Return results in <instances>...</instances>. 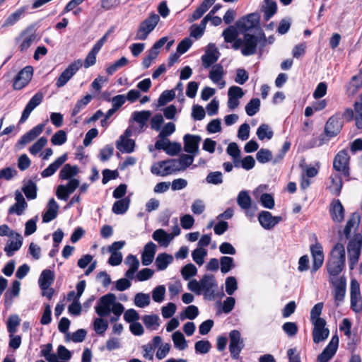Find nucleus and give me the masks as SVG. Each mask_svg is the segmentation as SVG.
<instances>
[{
    "instance_id": "7ed1b4c3",
    "label": "nucleus",
    "mask_w": 362,
    "mask_h": 362,
    "mask_svg": "<svg viewBox=\"0 0 362 362\" xmlns=\"http://www.w3.org/2000/svg\"><path fill=\"white\" fill-rule=\"evenodd\" d=\"M362 248V235L355 233L347 245L348 261L350 270H353L358 262Z\"/></svg>"
},
{
    "instance_id": "f8f14e48",
    "label": "nucleus",
    "mask_w": 362,
    "mask_h": 362,
    "mask_svg": "<svg viewBox=\"0 0 362 362\" xmlns=\"http://www.w3.org/2000/svg\"><path fill=\"white\" fill-rule=\"evenodd\" d=\"M33 75V68L31 66H26L21 69L16 76L13 83L15 90H21L25 87L31 81Z\"/></svg>"
},
{
    "instance_id": "0eeeda50",
    "label": "nucleus",
    "mask_w": 362,
    "mask_h": 362,
    "mask_svg": "<svg viewBox=\"0 0 362 362\" xmlns=\"http://www.w3.org/2000/svg\"><path fill=\"white\" fill-rule=\"evenodd\" d=\"M229 351L231 357L233 359H238L240 354L245 346L244 341L241 338L240 332L237 329H233L229 333Z\"/></svg>"
},
{
    "instance_id": "7c9ffc66",
    "label": "nucleus",
    "mask_w": 362,
    "mask_h": 362,
    "mask_svg": "<svg viewBox=\"0 0 362 362\" xmlns=\"http://www.w3.org/2000/svg\"><path fill=\"white\" fill-rule=\"evenodd\" d=\"M152 238L160 246L163 247H167L172 241V237H170L169 233L163 229L156 230L152 235Z\"/></svg>"
},
{
    "instance_id": "b1692460",
    "label": "nucleus",
    "mask_w": 362,
    "mask_h": 362,
    "mask_svg": "<svg viewBox=\"0 0 362 362\" xmlns=\"http://www.w3.org/2000/svg\"><path fill=\"white\" fill-rule=\"evenodd\" d=\"M45 124H39L21 136L18 144L25 145L37 138L43 131Z\"/></svg>"
},
{
    "instance_id": "473e14b6",
    "label": "nucleus",
    "mask_w": 362,
    "mask_h": 362,
    "mask_svg": "<svg viewBox=\"0 0 362 362\" xmlns=\"http://www.w3.org/2000/svg\"><path fill=\"white\" fill-rule=\"evenodd\" d=\"M78 173V167L77 165H71L67 163L64 165L59 172V177L62 180H71Z\"/></svg>"
},
{
    "instance_id": "2eb2a0df",
    "label": "nucleus",
    "mask_w": 362,
    "mask_h": 362,
    "mask_svg": "<svg viewBox=\"0 0 362 362\" xmlns=\"http://www.w3.org/2000/svg\"><path fill=\"white\" fill-rule=\"evenodd\" d=\"M43 98L44 95L40 91L31 98L22 112L19 124H23L28 119L32 111L42 102Z\"/></svg>"
},
{
    "instance_id": "3c124183",
    "label": "nucleus",
    "mask_w": 362,
    "mask_h": 362,
    "mask_svg": "<svg viewBox=\"0 0 362 362\" xmlns=\"http://www.w3.org/2000/svg\"><path fill=\"white\" fill-rule=\"evenodd\" d=\"M207 255V250L204 248L197 247L192 252L193 260L199 265L202 266L204 262V257Z\"/></svg>"
},
{
    "instance_id": "bf43d9fd",
    "label": "nucleus",
    "mask_w": 362,
    "mask_h": 362,
    "mask_svg": "<svg viewBox=\"0 0 362 362\" xmlns=\"http://www.w3.org/2000/svg\"><path fill=\"white\" fill-rule=\"evenodd\" d=\"M94 329L98 334H103L108 327V322L103 317L95 319L93 322Z\"/></svg>"
},
{
    "instance_id": "a878e982",
    "label": "nucleus",
    "mask_w": 362,
    "mask_h": 362,
    "mask_svg": "<svg viewBox=\"0 0 362 362\" xmlns=\"http://www.w3.org/2000/svg\"><path fill=\"white\" fill-rule=\"evenodd\" d=\"M54 280V272L50 269H45L42 272L38 279L39 286L42 291H46L53 284Z\"/></svg>"
},
{
    "instance_id": "393cba45",
    "label": "nucleus",
    "mask_w": 362,
    "mask_h": 362,
    "mask_svg": "<svg viewBox=\"0 0 362 362\" xmlns=\"http://www.w3.org/2000/svg\"><path fill=\"white\" fill-rule=\"evenodd\" d=\"M45 124H39L21 136L18 144L25 145L37 138L43 131Z\"/></svg>"
},
{
    "instance_id": "c85d7f7f",
    "label": "nucleus",
    "mask_w": 362,
    "mask_h": 362,
    "mask_svg": "<svg viewBox=\"0 0 362 362\" xmlns=\"http://www.w3.org/2000/svg\"><path fill=\"white\" fill-rule=\"evenodd\" d=\"M214 2L215 0H204L192 14L190 21L192 22L199 19Z\"/></svg>"
},
{
    "instance_id": "aec40b11",
    "label": "nucleus",
    "mask_w": 362,
    "mask_h": 362,
    "mask_svg": "<svg viewBox=\"0 0 362 362\" xmlns=\"http://www.w3.org/2000/svg\"><path fill=\"white\" fill-rule=\"evenodd\" d=\"M59 206L54 198L49 200L47 210L42 214V222L49 223L57 218Z\"/></svg>"
},
{
    "instance_id": "2f4dec72",
    "label": "nucleus",
    "mask_w": 362,
    "mask_h": 362,
    "mask_svg": "<svg viewBox=\"0 0 362 362\" xmlns=\"http://www.w3.org/2000/svg\"><path fill=\"white\" fill-rule=\"evenodd\" d=\"M159 166H165V173L170 175L173 172L182 170L178 159H168L166 160L159 161Z\"/></svg>"
},
{
    "instance_id": "de8ad7c7",
    "label": "nucleus",
    "mask_w": 362,
    "mask_h": 362,
    "mask_svg": "<svg viewBox=\"0 0 362 362\" xmlns=\"http://www.w3.org/2000/svg\"><path fill=\"white\" fill-rule=\"evenodd\" d=\"M220 265L221 272L226 274L235 267L234 259L228 256H223L220 258Z\"/></svg>"
},
{
    "instance_id": "49530a36",
    "label": "nucleus",
    "mask_w": 362,
    "mask_h": 362,
    "mask_svg": "<svg viewBox=\"0 0 362 362\" xmlns=\"http://www.w3.org/2000/svg\"><path fill=\"white\" fill-rule=\"evenodd\" d=\"M330 179L332 185L329 187V189L333 194L339 196L342 188L341 177L338 175H332Z\"/></svg>"
},
{
    "instance_id": "8fccbe9b",
    "label": "nucleus",
    "mask_w": 362,
    "mask_h": 362,
    "mask_svg": "<svg viewBox=\"0 0 362 362\" xmlns=\"http://www.w3.org/2000/svg\"><path fill=\"white\" fill-rule=\"evenodd\" d=\"M151 115V112L148 110L136 111L133 112L132 117L140 125L144 126L150 118Z\"/></svg>"
},
{
    "instance_id": "a19ab883",
    "label": "nucleus",
    "mask_w": 362,
    "mask_h": 362,
    "mask_svg": "<svg viewBox=\"0 0 362 362\" xmlns=\"http://www.w3.org/2000/svg\"><path fill=\"white\" fill-rule=\"evenodd\" d=\"M224 75V70L222 65L215 64L209 72V77L214 83H218Z\"/></svg>"
},
{
    "instance_id": "c756f323",
    "label": "nucleus",
    "mask_w": 362,
    "mask_h": 362,
    "mask_svg": "<svg viewBox=\"0 0 362 362\" xmlns=\"http://www.w3.org/2000/svg\"><path fill=\"white\" fill-rule=\"evenodd\" d=\"M120 141L117 142V148L122 153H130L134 151L135 141L131 139H125L120 136Z\"/></svg>"
},
{
    "instance_id": "20e7f679",
    "label": "nucleus",
    "mask_w": 362,
    "mask_h": 362,
    "mask_svg": "<svg viewBox=\"0 0 362 362\" xmlns=\"http://www.w3.org/2000/svg\"><path fill=\"white\" fill-rule=\"evenodd\" d=\"M160 20L158 14L152 13L150 16L144 20L139 25L136 36V40H145L148 38L149 34L155 29Z\"/></svg>"
},
{
    "instance_id": "412c9836",
    "label": "nucleus",
    "mask_w": 362,
    "mask_h": 362,
    "mask_svg": "<svg viewBox=\"0 0 362 362\" xmlns=\"http://www.w3.org/2000/svg\"><path fill=\"white\" fill-rule=\"evenodd\" d=\"M67 153H64L57 158L53 163L49 164L42 173V177H48L54 175L57 170L66 161Z\"/></svg>"
},
{
    "instance_id": "0e129e2a",
    "label": "nucleus",
    "mask_w": 362,
    "mask_h": 362,
    "mask_svg": "<svg viewBox=\"0 0 362 362\" xmlns=\"http://www.w3.org/2000/svg\"><path fill=\"white\" fill-rule=\"evenodd\" d=\"M206 182L213 185H220L223 182V175L220 171L209 173L206 177Z\"/></svg>"
},
{
    "instance_id": "f03ea898",
    "label": "nucleus",
    "mask_w": 362,
    "mask_h": 362,
    "mask_svg": "<svg viewBox=\"0 0 362 362\" xmlns=\"http://www.w3.org/2000/svg\"><path fill=\"white\" fill-rule=\"evenodd\" d=\"M244 38L245 46L241 49V53L243 56L254 55L257 52V50L259 54L263 53L264 42H261L259 30L256 35L244 33Z\"/></svg>"
},
{
    "instance_id": "79ce46f5",
    "label": "nucleus",
    "mask_w": 362,
    "mask_h": 362,
    "mask_svg": "<svg viewBox=\"0 0 362 362\" xmlns=\"http://www.w3.org/2000/svg\"><path fill=\"white\" fill-rule=\"evenodd\" d=\"M257 136L261 141L267 139L270 140L274 135L273 131L271 129L269 126L267 124H262L257 130Z\"/></svg>"
},
{
    "instance_id": "a211bd4d",
    "label": "nucleus",
    "mask_w": 362,
    "mask_h": 362,
    "mask_svg": "<svg viewBox=\"0 0 362 362\" xmlns=\"http://www.w3.org/2000/svg\"><path fill=\"white\" fill-rule=\"evenodd\" d=\"M200 285L202 291H204L206 296H209L211 299L214 297L213 288L217 286V282L213 274H206L200 279Z\"/></svg>"
},
{
    "instance_id": "bb28decb",
    "label": "nucleus",
    "mask_w": 362,
    "mask_h": 362,
    "mask_svg": "<svg viewBox=\"0 0 362 362\" xmlns=\"http://www.w3.org/2000/svg\"><path fill=\"white\" fill-rule=\"evenodd\" d=\"M20 291H21L20 281L18 280H14L12 282L11 287L10 288H8L4 294L5 304L6 305H11L12 304L13 299L19 296Z\"/></svg>"
},
{
    "instance_id": "f3484780",
    "label": "nucleus",
    "mask_w": 362,
    "mask_h": 362,
    "mask_svg": "<svg viewBox=\"0 0 362 362\" xmlns=\"http://www.w3.org/2000/svg\"><path fill=\"white\" fill-rule=\"evenodd\" d=\"M310 252L313 257L312 272H316L322 265L324 254L322 247L320 243H315L310 246Z\"/></svg>"
},
{
    "instance_id": "5701e85b",
    "label": "nucleus",
    "mask_w": 362,
    "mask_h": 362,
    "mask_svg": "<svg viewBox=\"0 0 362 362\" xmlns=\"http://www.w3.org/2000/svg\"><path fill=\"white\" fill-rule=\"evenodd\" d=\"M45 124H39L21 136L18 144L25 145L37 138L43 131Z\"/></svg>"
},
{
    "instance_id": "4d7b16f0",
    "label": "nucleus",
    "mask_w": 362,
    "mask_h": 362,
    "mask_svg": "<svg viewBox=\"0 0 362 362\" xmlns=\"http://www.w3.org/2000/svg\"><path fill=\"white\" fill-rule=\"evenodd\" d=\"M199 315L198 308L195 305H189L187 307L183 313L180 314V319L182 320L187 318L189 320L195 319Z\"/></svg>"
},
{
    "instance_id": "39448f33",
    "label": "nucleus",
    "mask_w": 362,
    "mask_h": 362,
    "mask_svg": "<svg viewBox=\"0 0 362 362\" xmlns=\"http://www.w3.org/2000/svg\"><path fill=\"white\" fill-rule=\"evenodd\" d=\"M259 21V14L257 12L252 13L240 18L236 22V26L243 33H249L253 28H257L259 31L261 29Z\"/></svg>"
},
{
    "instance_id": "338daca9",
    "label": "nucleus",
    "mask_w": 362,
    "mask_h": 362,
    "mask_svg": "<svg viewBox=\"0 0 362 362\" xmlns=\"http://www.w3.org/2000/svg\"><path fill=\"white\" fill-rule=\"evenodd\" d=\"M256 158L260 163H266L272 158V152L269 149L261 148L256 154Z\"/></svg>"
},
{
    "instance_id": "1a4fd4ad",
    "label": "nucleus",
    "mask_w": 362,
    "mask_h": 362,
    "mask_svg": "<svg viewBox=\"0 0 362 362\" xmlns=\"http://www.w3.org/2000/svg\"><path fill=\"white\" fill-rule=\"evenodd\" d=\"M344 125L341 118V113L337 112L330 117L325 126V133L328 137L336 136L341 130Z\"/></svg>"
},
{
    "instance_id": "ddd939ff",
    "label": "nucleus",
    "mask_w": 362,
    "mask_h": 362,
    "mask_svg": "<svg viewBox=\"0 0 362 362\" xmlns=\"http://www.w3.org/2000/svg\"><path fill=\"white\" fill-rule=\"evenodd\" d=\"M339 346V337L337 334L332 336L330 341L324 349L322 352L318 355L317 362H328L336 354Z\"/></svg>"
},
{
    "instance_id": "6e6552de",
    "label": "nucleus",
    "mask_w": 362,
    "mask_h": 362,
    "mask_svg": "<svg viewBox=\"0 0 362 362\" xmlns=\"http://www.w3.org/2000/svg\"><path fill=\"white\" fill-rule=\"evenodd\" d=\"M82 66L81 59H77L71 63L58 77L56 82L57 87L62 88L65 86Z\"/></svg>"
},
{
    "instance_id": "6ab92c4d",
    "label": "nucleus",
    "mask_w": 362,
    "mask_h": 362,
    "mask_svg": "<svg viewBox=\"0 0 362 362\" xmlns=\"http://www.w3.org/2000/svg\"><path fill=\"white\" fill-rule=\"evenodd\" d=\"M329 214L334 222L340 223L344 218V209L339 199H334L330 204Z\"/></svg>"
},
{
    "instance_id": "ea45409f",
    "label": "nucleus",
    "mask_w": 362,
    "mask_h": 362,
    "mask_svg": "<svg viewBox=\"0 0 362 362\" xmlns=\"http://www.w3.org/2000/svg\"><path fill=\"white\" fill-rule=\"evenodd\" d=\"M346 293V281H341L334 287V300L337 306H339L344 300Z\"/></svg>"
},
{
    "instance_id": "37998d69",
    "label": "nucleus",
    "mask_w": 362,
    "mask_h": 362,
    "mask_svg": "<svg viewBox=\"0 0 362 362\" xmlns=\"http://www.w3.org/2000/svg\"><path fill=\"white\" fill-rule=\"evenodd\" d=\"M172 339L173 341L175 347L179 350H184L187 348V341L184 334L181 332L176 331L174 332L172 336Z\"/></svg>"
},
{
    "instance_id": "4be33fe9",
    "label": "nucleus",
    "mask_w": 362,
    "mask_h": 362,
    "mask_svg": "<svg viewBox=\"0 0 362 362\" xmlns=\"http://www.w3.org/2000/svg\"><path fill=\"white\" fill-rule=\"evenodd\" d=\"M209 47H214L213 50H206L205 54L202 57V61L204 68H209L215 64L219 57L220 53L214 44H209Z\"/></svg>"
},
{
    "instance_id": "864d4df0",
    "label": "nucleus",
    "mask_w": 362,
    "mask_h": 362,
    "mask_svg": "<svg viewBox=\"0 0 362 362\" xmlns=\"http://www.w3.org/2000/svg\"><path fill=\"white\" fill-rule=\"evenodd\" d=\"M128 62V59L125 57H122L107 66L106 69V72L108 75H112L117 71L118 69L126 66Z\"/></svg>"
},
{
    "instance_id": "58836bf2",
    "label": "nucleus",
    "mask_w": 362,
    "mask_h": 362,
    "mask_svg": "<svg viewBox=\"0 0 362 362\" xmlns=\"http://www.w3.org/2000/svg\"><path fill=\"white\" fill-rule=\"evenodd\" d=\"M238 206L244 210H248L251 207L252 199L247 191H240L237 197Z\"/></svg>"
},
{
    "instance_id": "9d476101",
    "label": "nucleus",
    "mask_w": 362,
    "mask_h": 362,
    "mask_svg": "<svg viewBox=\"0 0 362 362\" xmlns=\"http://www.w3.org/2000/svg\"><path fill=\"white\" fill-rule=\"evenodd\" d=\"M349 156L346 150L340 151L334 157L333 161V168L341 174L348 177L350 175L349 168Z\"/></svg>"
},
{
    "instance_id": "680f3d73",
    "label": "nucleus",
    "mask_w": 362,
    "mask_h": 362,
    "mask_svg": "<svg viewBox=\"0 0 362 362\" xmlns=\"http://www.w3.org/2000/svg\"><path fill=\"white\" fill-rule=\"evenodd\" d=\"M66 140V133L64 130H59L51 138V142L55 146H62Z\"/></svg>"
},
{
    "instance_id": "423d86ee",
    "label": "nucleus",
    "mask_w": 362,
    "mask_h": 362,
    "mask_svg": "<svg viewBox=\"0 0 362 362\" xmlns=\"http://www.w3.org/2000/svg\"><path fill=\"white\" fill-rule=\"evenodd\" d=\"M116 300V296L114 293H109L100 298L95 307L96 313L100 317L108 316L111 313L112 305Z\"/></svg>"
},
{
    "instance_id": "5fc2aeb1",
    "label": "nucleus",
    "mask_w": 362,
    "mask_h": 362,
    "mask_svg": "<svg viewBox=\"0 0 362 362\" xmlns=\"http://www.w3.org/2000/svg\"><path fill=\"white\" fill-rule=\"evenodd\" d=\"M175 98L174 90H164L159 96L158 103V106H164L168 103L172 101Z\"/></svg>"
},
{
    "instance_id": "9b49d317",
    "label": "nucleus",
    "mask_w": 362,
    "mask_h": 362,
    "mask_svg": "<svg viewBox=\"0 0 362 362\" xmlns=\"http://www.w3.org/2000/svg\"><path fill=\"white\" fill-rule=\"evenodd\" d=\"M313 325V339L315 344H319L326 340L329 335V329L326 327V320L325 319H318Z\"/></svg>"
},
{
    "instance_id": "a18cd8bd",
    "label": "nucleus",
    "mask_w": 362,
    "mask_h": 362,
    "mask_svg": "<svg viewBox=\"0 0 362 362\" xmlns=\"http://www.w3.org/2000/svg\"><path fill=\"white\" fill-rule=\"evenodd\" d=\"M362 87V72L354 76L349 83L348 91L354 95L357 90Z\"/></svg>"
},
{
    "instance_id": "e2e57ef3",
    "label": "nucleus",
    "mask_w": 362,
    "mask_h": 362,
    "mask_svg": "<svg viewBox=\"0 0 362 362\" xmlns=\"http://www.w3.org/2000/svg\"><path fill=\"white\" fill-rule=\"evenodd\" d=\"M23 13V9H18L11 13L4 22L2 27H8L14 25L21 18Z\"/></svg>"
},
{
    "instance_id": "09e8293b",
    "label": "nucleus",
    "mask_w": 362,
    "mask_h": 362,
    "mask_svg": "<svg viewBox=\"0 0 362 362\" xmlns=\"http://www.w3.org/2000/svg\"><path fill=\"white\" fill-rule=\"evenodd\" d=\"M260 107V100L257 98H252L245 105V112L248 116H253L259 112Z\"/></svg>"
},
{
    "instance_id": "c03bdc74",
    "label": "nucleus",
    "mask_w": 362,
    "mask_h": 362,
    "mask_svg": "<svg viewBox=\"0 0 362 362\" xmlns=\"http://www.w3.org/2000/svg\"><path fill=\"white\" fill-rule=\"evenodd\" d=\"M91 99V95L87 94L83 98L78 100L71 111V116H76L90 102Z\"/></svg>"
},
{
    "instance_id": "e433bc0d",
    "label": "nucleus",
    "mask_w": 362,
    "mask_h": 362,
    "mask_svg": "<svg viewBox=\"0 0 362 362\" xmlns=\"http://www.w3.org/2000/svg\"><path fill=\"white\" fill-rule=\"evenodd\" d=\"M22 191L29 200L35 199L37 197V185L32 180L24 182Z\"/></svg>"
},
{
    "instance_id": "6e6d98bb",
    "label": "nucleus",
    "mask_w": 362,
    "mask_h": 362,
    "mask_svg": "<svg viewBox=\"0 0 362 362\" xmlns=\"http://www.w3.org/2000/svg\"><path fill=\"white\" fill-rule=\"evenodd\" d=\"M211 344L208 340H199L194 344V349L197 354H206L209 352Z\"/></svg>"
},
{
    "instance_id": "c9c22d12",
    "label": "nucleus",
    "mask_w": 362,
    "mask_h": 362,
    "mask_svg": "<svg viewBox=\"0 0 362 362\" xmlns=\"http://www.w3.org/2000/svg\"><path fill=\"white\" fill-rule=\"evenodd\" d=\"M173 261V257L171 255L167 253L158 254L156 259V265L158 271L165 269Z\"/></svg>"
},
{
    "instance_id": "4468645a",
    "label": "nucleus",
    "mask_w": 362,
    "mask_h": 362,
    "mask_svg": "<svg viewBox=\"0 0 362 362\" xmlns=\"http://www.w3.org/2000/svg\"><path fill=\"white\" fill-rule=\"evenodd\" d=\"M258 221L261 226L266 230H272L282 221L280 216H273L268 211H262L258 215Z\"/></svg>"
},
{
    "instance_id": "dca6fc26",
    "label": "nucleus",
    "mask_w": 362,
    "mask_h": 362,
    "mask_svg": "<svg viewBox=\"0 0 362 362\" xmlns=\"http://www.w3.org/2000/svg\"><path fill=\"white\" fill-rule=\"evenodd\" d=\"M201 140L202 137L199 135L185 134L183 137L184 151L193 156L197 155Z\"/></svg>"
},
{
    "instance_id": "f257e3e1",
    "label": "nucleus",
    "mask_w": 362,
    "mask_h": 362,
    "mask_svg": "<svg viewBox=\"0 0 362 362\" xmlns=\"http://www.w3.org/2000/svg\"><path fill=\"white\" fill-rule=\"evenodd\" d=\"M346 252L341 243H337L332 248L330 257L326 263L327 272L330 276H336L343 270L345 265Z\"/></svg>"
},
{
    "instance_id": "603ef678",
    "label": "nucleus",
    "mask_w": 362,
    "mask_h": 362,
    "mask_svg": "<svg viewBox=\"0 0 362 362\" xmlns=\"http://www.w3.org/2000/svg\"><path fill=\"white\" fill-rule=\"evenodd\" d=\"M157 315H146L143 317V322L147 329H156L159 325Z\"/></svg>"
},
{
    "instance_id": "13d9d810",
    "label": "nucleus",
    "mask_w": 362,
    "mask_h": 362,
    "mask_svg": "<svg viewBox=\"0 0 362 362\" xmlns=\"http://www.w3.org/2000/svg\"><path fill=\"white\" fill-rule=\"evenodd\" d=\"M197 272V267L192 263L186 264L181 269V274L185 280H189L191 277L195 276Z\"/></svg>"
},
{
    "instance_id": "f704fd0d",
    "label": "nucleus",
    "mask_w": 362,
    "mask_h": 362,
    "mask_svg": "<svg viewBox=\"0 0 362 362\" xmlns=\"http://www.w3.org/2000/svg\"><path fill=\"white\" fill-rule=\"evenodd\" d=\"M130 204V198L126 197L116 201L112 206V211L115 214H124L128 210Z\"/></svg>"
},
{
    "instance_id": "69168bd1",
    "label": "nucleus",
    "mask_w": 362,
    "mask_h": 362,
    "mask_svg": "<svg viewBox=\"0 0 362 362\" xmlns=\"http://www.w3.org/2000/svg\"><path fill=\"white\" fill-rule=\"evenodd\" d=\"M21 320L17 315H11L8 317L7 321V329L10 334H13L16 332L18 326L20 325Z\"/></svg>"
},
{
    "instance_id": "cd10ccee",
    "label": "nucleus",
    "mask_w": 362,
    "mask_h": 362,
    "mask_svg": "<svg viewBox=\"0 0 362 362\" xmlns=\"http://www.w3.org/2000/svg\"><path fill=\"white\" fill-rule=\"evenodd\" d=\"M14 237L16 240L9 241L4 247V251L8 257H12L15 252L18 251L22 246L23 238L19 233H16Z\"/></svg>"
},
{
    "instance_id": "72a5a7b5",
    "label": "nucleus",
    "mask_w": 362,
    "mask_h": 362,
    "mask_svg": "<svg viewBox=\"0 0 362 362\" xmlns=\"http://www.w3.org/2000/svg\"><path fill=\"white\" fill-rule=\"evenodd\" d=\"M22 42L20 45L19 49L21 52L26 51L36 39V35L34 33H30L29 30L23 31L21 35Z\"/></svg>"
},
{
    "instance_id": "052dcab7",
    "label": "nucleus",
    "mask_w": 362,
    "mask_h": 362,
    "mask_svg": "<svg viewBox=\"0 0 362 362\" xmlns=\"http://www.w3.org/2000/svg\"><path fill=\"white\" fill-rule=\"evenodd\" d=\"M134 303L139 308H145L150 304L149 295L143 293H138L134 297Z\"/></svg>"
},
{
    "instance_id": "774afa93",
    "label": "nucleus",
    "mask_w": 362,
    "mask_h": 362,
    "mask_svg": "<svg viewBox=\"0 0 362 362\" xmlns=\"http://www.w3.org/2000/svg\"><path fill=\"white\" fill-rule=\"evenodd\" d=\"M165 293V286H158L152 291V298L156 303H161L164 300Z\"/></svg>"
},
{
    "instance_id": "4c0bfd02",
    "label": "nucleus",
    "mask_w": 362,
    "mask_h": 362,
    "mask_svg": "<svg viewBox=\"0 0 362 362\" xmlns=\"http://www.w3.org/2000/svg\"><path fill=\"white\" fill-rule=\"evenodd\" d=\"M265 6H263L262 11L264 13V19L268 21L277 11L276 3L273 0H264Z\"/></svg>"
}]
</instances>
